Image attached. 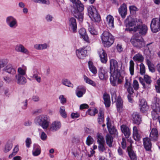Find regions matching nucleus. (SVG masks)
<instances>
[{
  "mask_svg": "<svg viewBox=\"0 0 160 160\" xmlns=\"http://www.w3.org/2000/svg\"><path fill=\"white\" fill-rule=\"evenodd\" d=\"M27 68L24 65L22 66V67H19L18 69V74L17 75L23 76L26 74Z\"/></svg>",
  "mask_w": 160,
  "mask_h": 160,
  "instance_id": "4c0bfd02",
  "label": "nucleus"
},
{
  "mask_svg": "<svg viewBox=\"0 0 160 160\" xmlns=\"http://www.w3.org/2000/svg\"><path fill=\"white\" fill-rule=\"evenodd\" d=\"M100 37L102 43L104 47H109L114 42L113 36L108 31H104Z\"/></svg>",
  "mask_w": 160,
  "mask_h": 160,
  "instance_id": "20e7f679",
  "label": "nucleus"
},
{
  "mask_svg": "<svg viewBox=\"0 0 160 160\" xmlns=\"http://www.w3.org/2000/svg\"><path fill=\"white\" fill-rule=\"evenodd\" d=\"M127 150L128 155L131 160H137V157L135 153L132 150L131 146L128 147Z\"/></svg>",
  "mask_w": 160,
  "mask_h": 160,
  "instance_id": "7c9ffc66",
  "label": "nucleus"
},
{
  "mask_svg": "<svg viewBox=\"0 0 160 160\" xmlns=\"http://www.w3.org/2000/svg\"><path fill=\"white\" fill-rule=\"evenodd\" d=\"M105 145V143L98 144V148L100 152H102L106 150Z\"/></svg>",
  "mask_w": 160,
  "mask_h": 160,
  "instance_id": "09e8293b",
  "label": "nucleus"
},
{
  "mask_svg": "<svg viewBox=\"0 0 160 160\" xmlns=\"http://www.w3.org/2000/svg\"><path fill=\"white\" fill-rule=\"evenodd\" d=\"M140 82L145 89H148L150 88V85L152 82L151 77L147 75H144L143 78L142 77L139 78Z\"/></svg>",
  "mask_w": 160,
  "mask_h": 160,
  "instance_id": "6e6552de",
  "label": "nucleus"
},
{
  "mask_svg": "<svg viewBox=\"0 0 160 160\" xmlns=\"http://www.w3.org/2000/svg\"><path fill=\"white\" fill-rule=\"evenodd\" d=\"M132 44L134 47L140 48L145 45L143 39L140 37H137L136 35L133 36L131 40Z\"/></svg>",
  "mask_w": 160,
  "mask_h": 160,
  "instance_id": "0eeeda50",
  "label": "nucleus"
},
{
  "mask_svg": "<svg viewBox=\"0 0 160 160\" xmlns=\"http://www.w3.org/2000/svg\"><path fill=\"white\" fill-rule=\"evenodd\" d=\"M106 120L107 121V127L108 128V129L109 128H110L112 127L111 123L110 121V118L109 117H108L107 118Z\"/></svg>",
  "mask_w": 160,
  "mask_h": 160,
  "instance_id": "69168bd1",
  "label": "nucleus"
},
{
  "mask_svg": "<svg viewBox=\"0 0 160 160\" xmlns=\"http://www.w3.org/2000/svg\"><path fill=\"white\" fill-rule=\"evenodd\" d=\"M15 80L17 84L19 85H24L27 82L26 78L23 76L19 75H16Z\"/></svg>",
  "mask_w": 160,
  "mask_h": 160,
  "instance_id": "f3484780",
  "label": "nucleus"
},
{
  "mask_svg": "<svg viewBox=\"0 0 160 160\" xmlns=\"http://www.w3.org/2000/svg\"><path fill=\"white\" fill-rule=\"evenodd\" d=\"M132 120L133 123L139 125L141 122V118L139 113L134 112L132 114Z\"/></svg>",
  "mask_w": 160,
  "mask_h": 160,
  "instance_id": "aec40b11",
  "label": "nucleus"
},
{
  "mask_svg": "<svg viewBox=\"0 0 160 160\" xmlns=\"http://www.w3.org/2000/svg\"><path fill=\"white\" fill-rule=\"evenodd\" d=\"M139 106L140 107V110L142 112L146 111L148 109L147 103L144 99H142L140 101Z\"/></svg>",
  "mask_w": 160,
  "mask_h": 160,
  "instance_id": "473e14b6",
  "label": "nucleus"
},
{
  "mask_svg": "<svg viewBox=\"0 0 160 160\" xmlns=\"http://www.w3.org/2000/svg\"><path fill=\"white\" fill-rule=\"evenodd\" d=\"M110 83L113 86L121 84L123 81V77L121 76L120 69L119 68L118 63L116 60L112 59L110 60Z\"/></svg>",
  "mask_w": 160,
  "mask_h": 160,
  "instance_id": "f257e3e1",
  "label": "nucleus"
},
{
  "mask_svg": "<svg viewBox=\"0 0 160 160\" xmlns=\"http://www.w3.org/2000/svg\"><path fill=\"white\" fill-rule=\"evenodd\" d=\"M41 152V150L40 147L37 144H35L32 152L33 155L34 156H38L40 154Z\"/></svg>",
  "mask_w": 160,
  "mask_h": 160,
  "instance_id": "c9c22d12",
  "label": "nucleus"
},
{
  "mask_svg": "<svg viewBox=\"0 0 160 160\" xmlns=\"http://www.w3.org/2000/svg\"><path fill=\"white\" fill-rule=\"evenodd\" d=\"M103 98L106 107H109L110 105V100L109 95L106 93H104L103 95Z\"/></svg>",
  "mask_w": 160,
  "mask_h": 160,
  "instance_id": "72a5a7b5",
  "label": "nucleus"
},
{
  "mask_svg": "<svg viewBox=\"0 0 160 160\" xmlns=\"http://www.w3.org/2000/svg\"><path fill=\"white\" fill-rule=\"evenodd\" d=\"M84 79L86 83L92 85L93 86H96V83L92 80L90 79L85 75L83 76Z\"/></svg>",
  "mask_w": 160,
  "mask_h": 160,
  "instance_id": "a18cd8bd",
  "label": "nucleus"
},
{
  "mask_svg": "<svg viewBox=\"0 0 160 160\" xmlns=\"http://www.w3.org/2000/svg\"><path fill=\"white\" fill-rule=\"evenodd\" d=\"M34 121L36 124L40 126L44 129L48 128L50 122L49 117L44 114L37 116L35 118Z\"/></svg>",
  "mask_w": 160,
  "mask_h": 160,
  "instance_id": "7ed1b4c3",
  "label": "nucleus"
},
{
  "mask_svg": "<svg viewBox=\"0 0 160 160\" xmlns=\"http://www.w3.org/2000/svg\"><path fill=\"white\" fill-rule=\"evenodd\" d=\"M88 11L89 17L92 21L95 22L100 21L101 18L96 8L93 6H89L88 8Z\"/></svg>",
  "mask_w": 160,
  "mask_h": 160,
  "instance_id": "423d86ee",
  "label": "nucleus"
},
{
  "mask_svg": "<svg viewBox=\"0 0 160 160\" xmlns=\"http://www.w3.org/2000/svg\"><path fill=\"white\" fill-rule=\"evenodd\" d=\"M133 135L134 139L136 141H138L140 139V135L138 132L137 127L134 126L133 128Z\"/></svg>",
  "mask_w": 160,
  "mask_h": 160,
  "instance_id": "c85d7f7f",
  "label": "nucleus"
},
{
  "mask_svg": "<svg viewBox=\"0 0 160 160\" xmlns=\"http://www.w3.org/2000/svg\"><path fill=\"white\" fill-rule=\"evenodd\" d=\"M74 4L72 12L73 16L80 21L83 20V13L82 12L84 7L79 0H70Z\"/></svg>",
  "mask_w": 160,
  "mask_h": 160,
  "instance_id": "f03ea898",
  "label": "nucleus"
},
{
  "mask_svg": "<svg viewBox=\"0 0 160 160\" xmlns=\"http://www.w3.org/2000/svg\"><path fill=\"white\" fill-rule=\"evenodd\" d=\"M125 82L124 84L125 88L127 89V91L129 94H132L134 92V90L132 87L130 80L126 77L125 78Z\"/></svg>",
  "mask_w": 160,
  "mask_h": 160,
  "instance_id": "ddd939ff",
  "label": "nucleus"
},
{
  "mask_svg": "<svg viewBox=\"0 0 160 160\" xmlns=\"http://www.w3.org/2000/svg\"><path fill=\"white\" fill-rule=\"evenodd\" d=\"M79 32L81 38L88 43H90L88 37L86 34V29L84 28H82L80 29L79 31Z\"/></svg>",
  "mask_w": 160,
  "mask_h": 160,
  "instance_id": "412c9836",
  "label": "nucleus"
},
{
  "mask_svg": "<svg viewBox=\"0 0 160 160\" xmlns=\"http://www.w3.org/2000/svg\"><path fill=\"white\" fill-rule=\"evenodd\" d=\"M108 131L111 134H114L117 131L116 129L113 127H111L108 129Z\"/></svg>",
  "mask_w": 160,
  "mask_h": 160,
  "instance_id": "e2e57ef3",
  "label": "nucleus"
},
{
  "mask_svg": "<svg viewBox=\"0 0 160 160\" xmlns=\"http://www.w3.org/2000/svg\"><path fill=\"white\" fill-rule=\"evenodd\" d=\"M80 116L78 113H72L71 114V117L72 118H78Z\"/></svg>",
  "mask_w": 160,
  "mask_h": 160,
  "instance_id": "338daca9",
  "label": "nucleus"
},
{
  "mask_svg": "<svg viewBox=\"0 0 160 160\" xmlns=\"http://www.w3.org/2000/svg\"><path fill=\"white\" fill-rule=\"evenodd\" d=\"M12 148V145L11 143H7L5 146L4 152L7 153Z\"/></svg>",
  "mask_w": 160,
  "mask_h": 160,
  "instance_id": "3c124183",
  "label": "nucleus"
},
{
  "mask_svg": "<svg viewBox=\"0 0 160 160\" xmlns=\"http://www.w3.org/2000/svg\"><path fill=\"white\" fill-rule=\"evenodd\" d=\"M111 93L112 96V101L113 102H116L118 111L121 112L122 111L123 108V101L121 98L118 97L117 99V96L116 90L114 89L111 90Z\"/></svg>",
  "mask_w": 160,
  "mask_h": 160,
  "instance_id": "39448f33",
  "label": "nucleus"
},
{
  "mask_svg": "<svg viewBox=\"0 0 160 160\" xmlns=\"http://www.w3.org/2000/svg\"><path fill=\"white\" fill-rule=\"evenodd\" d=\"M119 12L122 18H124L127 15V9L126 5L122 4L118 9Z\"/></svg>",
  "mask_w": 160,
  "mask_h": 160,
  "instance_id": "a211bd4d",
  "label": "nucleus"
},
{
  "mask_svg": "<svg viewBox=\"0 0 160 160\" xmlns=\"http://www.w3.org/2000/svg\"><path fill=\"white\" fill-rule=\"evenodd\" d=\"M45 18L47 22H50L53 20L54 18L52 15L48 14L46 16Z\"/></svg>",
  "mask_w": 160,
  "mask_h": 160,
  "instance_id": "6e6d98bb",
  "label": "nucleus"
},
{
  "mask_svg": "<svg viewBox=\"0 0 160 160\" xmlns=\"http://www.w3.org/2000/svg\"><path fill=\"white\" fill-rule=\"evenodd\" d=\"M154 102L152 105V108L153 111L158 114L160 112V100L157 98H154Z\"/></svg>",
  "mask_w": 160,
  "mask_h": 160,
  "instance_id": "f8f14e48",
  "label": "nucleus"
},
{
  "mask_svg": "<svg viewBox=\"0 0 160 160\" xmlns=\"http://www.w3.org/2000/svg\"><path fill=\"white\" fill-rule=\"evenodd\" d=\"M98 112V110L94 108L89 109L87 112V113L91 116H94Z\"/></svg>",
  "mask_w": 160,
  "mask_h": 160,
  "instance_id": "c03bdc74",
  "label": "nucleus"
},
{
  "mask_svg": "<svg viewBox=\"0 0 160 160\" xmlns=\"http://www.w3.org/2000/svg\"><path fill=\"white\" fill-rule=\"evenodd\" d=\"M150 27L152 32L155 33L160 30V20L158 18H153L151 22Z\"/></svg>",
  "mask_w": 160,
  "mask_h": 160,
  "instance_id": "9d476101",
  "label": "nucleus"
},
{
  "mask_svg": "<svg viewBox=\"0 0 160 160\" xmlns=\"http://www.w3.org/2000/svg\"><path fill=\"white\" fill-rule=\"evenodd\" d=\"M86 89L85 88L82 86H78L76 90V95L79 98L81 97L85 93Z\"/></svg>",
  "mask_w": 160,
  "mask_h": 160,
  "instance_id": "bb28decb",
  "label": "nucleus"
},
{
  "mask_svg": "<svg viewBox=\"0 0 160 160\" xmlns=\"http://www.w3.org/2000/svg\"><path fill=\"white\" fill-rule=\"evenodd\" d=\"M98 52L101 61L103 63H106L107 61V56L106 52L102 49H100Z\"/></svg>",
  "mask_w": 160,
  "mask_h": 160,
  "instance_id": "6ab92c4d",
  "label": "nucleus"
},
{
  "mask_svg": "<svg viewBox=\"0 0 160 160\" xmlns=\"http://www.w3.org/2000/svg\"><path fill=\"white\" fill-rule=\"evenodd\" d=\"M129 9L130 12L131 11H138V9L135 6H131L129 7Z\"/></svg>",
  "mask_w": 160,
  "mask_h": 160,
  "instance_id": "0e129e2a",
  "label": "nucleus"
},
{
  "mask_svg": "<svg viewBox=\"0 0 160 160\" xmlns=\"http://www.w3.org/2000/svg\"><path fill=\"white\" fill-rule=\"evenodd\" d=\"M88 64L89 70L92 73L94 74L96 73L97 70L96 67L93 65L92 62L89 61L88 62Z\"/></svg>",
  "mask_w": 160,
  "mask_h": 160,
  "instance_id": "a19ab883",
  "label": "nucleus"
},
{
  "mask_svg": "<svg viewBox=\"0 0 160 160\" xmlns=\"http://www.w3.org/2000/svg\"><path fill=\"white\" fill-rule=\"evenodd\" d=\"M6 22L9 27L12 29H15L18 26L17 20L12 16H9L7 17Z\"/></svg>",
  "mask_w": 160,
  "mask_h": 160,
  "instance_id": "9b49d317",
  "label": "nucleus"
},
{
  "mask_svg": "<svg viewBox=\"0 0 160 160\" xmlns=\"http://www.w3.org/2000/svg\"><path fill=\"white\" fill-rule=\"evenodd\" d=\"M26 146L27 148H29L32 143L31 140L30 138H28L25 141Z\"/></svg>",
  "mask_w": 160,
  "mask_h": 160,
  "instance_id": "bf43d9fd",
  "label": "nucleus"
},
{
  "mask_svg": "<svg viewBox=\"0 0 160 160\" xmlns=\"http://www.w3.org/2000/svg\"><path fill=\"white\" fill-rule=\"evenodd\" d=\"M158 131L156 128L152 129L150 134L149 138L152 141H156L158 140Z\"/></svg>",
  "mask_w": 160,
  "mask_h": 160,
  "instance_id": "2eb2a0df",
  "label": "nucleus"
},
{
  "mask_svg": "<svg viewBox=\"0 0 160 160\" xmlns=\"http://www.w3.org/2000/svg\"><path fill=\"white\" fill-rule=\"evenodd\" d=\"M99 76L100 79H106L108 77V73L107 70L102 69L99 73Z\"/></svg>",
  "mask_w": 160,
  "mask_h": 160,
  "instance_id": "c756f323",
  "label": "nucleus"
},
{
  "mask_svg": "<svg viewBox=\"0 0 160 160\" xmlns=\"http://www.w3.org/2000/svg\"><path fill=\"white\" fill-rule=\"evenodd\" d=\"M93 141L92 138L90 136H88L87 138L86 143L88 146H90L93 143Z\"/></svg>",
  "mask_w": 160,
  "mask_h": 160,
  "instance_id": "864d4df0",
  "label": "nucleus"
},
{
  "mask_svg": "<svg viewBox=\"0 0 160 160\" xmlns=\"http://www.w3.org/2000/svg\"><path fill=\"white\" fill-rule=\"evenodd\" d=\"M69 25L72 30L73 32H75L77 30V25L76 19L74 18H70L69 20Z\"/></svg>",
  "mask_w": 160,
  "mask_h": 160,
  "instance_id": "a878e982",
  "label": "nucleus"
},
{
  "mask_svg": "<svg viewBox=\"0 0 160 160\" xmlns=\"http://www.w3.org/2000/svg\"><path fill=\"white\" fill-rule=\"evenodd\" d=\"M134 65L133 61L131 60L129 62V70L130 74L132 76L134 74Z\"/></svg>",
  "mask_w": 160,
  "mask_h": 160,
  "instance_id": "79ce46f5",
  "label": "nucleus"
},
{
  "mask_svg": "<svg viewBox=\"0 0 160 160\" xmlns=\"http://www.w3.org/2000/svg\"><path fill=\"white\" fill-rule=\"evenodd\" d=\"M32 78L35 79L38 82L40 83L41 82V78L38 76V75H33Z\"/></svg>",
  "mask_w": 160,
  "mask_h": 160,
  "instance_id": "680f3d73",
  "label": "nucleus"
},
{
  "mask_svg": "<svg viewBox=\"0 0 160 160\" xmlns=\"http://www.w3.org/2000/svg\"><path fill=\"white\" fill-rule=\"evenodd\" d=\"M4 70L6 72L11 74H16V71L12 65L10 63L8 64L4 68Z\"/></svg>",
  "mask_w": 160,
  "mask_h": 160,
  "instance_id": "5701e85b",
  "label": "nucleus"
},
{
  "mask_svg": "<svg viewBox=\"0 0 160 160\" xmlns=\"http://www.w3.org/2000/svg\"><path fill=\"white\" fill-rule=\"evenodd\" d=\"M97 120L98 123L100 124L102 123L104 121V113L103 112L102 110H99Z\"/></svg>",
  "mask_w": 160,
  "mask_h": 160,
  "instance_id": "f704fd0d",
  "label": "nucleus"
},
{
  "mask_svg": "<svg viewBox=\"0 0 160 160\" xmlns=\"http://www.w3.org/2000/svg\"><path fill=\"white\" fill-rule=\"evenodd\" d=\"M140 73L141 75H144L145 73V67L142 63L140 65Z\"/></svg>",
  "mask_w": 160,
  "mask_h": 160,
  "instance_id": "5fc2aeb1",
  "label": "nucleus"
},
{
  "mask_svg": "<svg viewBox=\"0 0 160 160\" xmlns=\"http://www.w3.org/2000/svg\"><path fill=\"white\" fill-rule=\"evenodd\" d=\"M118 152L120 156H121L122 157H124V154H123L122 150L121 148H119L118 150Z\"/></svg>",
  "mask_w": 160,
  "mask_h": 160,
  "instance_id": "774afa93",
  "label": "nucleus"
},
{
  "mask_svg": "<svg viewBox=\"0 0 160 160\" xmlns=\"http://www.w3.org/2000/svg\"><path fill=\"white\" fill-rule=\"evenodd\" d=\"M148 28L147 26L144 24L138 25L133 28H128L129 31L136 32L138 31L141 35H145L147 32Z\"/></svg>",
  "mask_w": 160,
  "mask_h": 160,
  "instance_id": "1a4fd4ad",
  "label": "nucleus"
},
{
  "mask_svg": "<svg viewBox=\"0 0 160 160\" xmlns=\"http://www.w3.org/2000/svg\"><path fill=\"white\" fill-rule=\"evenodd\" d=\"M88 30L91 34L92 35H96L97 34V32L93 24H92L89 25Z\"/></svg>",
  "mask_w": 160,
  "mask_h": 160,
  "instance_id": "37998d69",
  "label": "nucleus"
},
{
  "mask_svg": "<svg viewBox=\"0 0 160 160\" xmlns=\"http://www.w3.org/2000/svg\"><path fill=\"white\" fill-rule=\"evenodd\" d=\"M34 2L37 3H41L43 4L48 5L50 3L49 0H31Z\"/></svg>",
  "mask_w": 160,
  "mask_h": 160,
  "instance_id": "8fccbe9b",
  "label": "nucleus"
},
{
  "mask_svg": "<svg viewBox=\"0 0 160 160\" xmlns=\"http://www.w3.org/2000/svg\"><path fill=\"white\" fill-rule=\"evenodd\" d=\"M59 112L61 115L62 117L64 118H66L67 114L65 111V108L64 107L62 106L60 107Z\"/></svg>",
  "mask_w": 160,
  "mask_h": 160,
  "instance_id": "603ef678",
  "label": "nucleus"
},
{
  "mask_svg": "<svg viewBox=\"0 0 160 160\" xmlns=\"http://www.w3.org/2000/svg\"><path fill=\"white\" fill-rule=\"evenodd\" d=\"M76 53L77 57L80 59H82L86 56L87 50L84 48L77 50Z\"/></svg>",
  "mask_w": 160,
  "mask_h": 160,
  "instance_id": "b1692460",
  "label": "nucleus"
},
{
  "mask_svg": "<svg viewBox=\"0 0 160 160\" xmlns=\"http://www.w3.org/2000/svg\"><path fill=\"white\" fill-rule=\"evenodd\" d=\"M49 47V45L46 43L43 44H35L34 46V48L38 50L45 49Z\"/></svg>",
  "mask_w": 160,
  "mask_h": 160,
  "instance_id": "e433bc0d",
  "label": "nucleus"
},
{
  "mask_svg": "<svg viewBox=\"0 0 160 160\" xmlns=\"http://www.w3.org/2000/svg\"><path fill=\"white\" fill-rule=\"evenodd\" d=\"M97 142L98 144L101 143H105V140L103 136L101 134L98 133L97 134Z\"/></svg>",
  "mask_w": 160,
  "mask_h": 160,
  "instance_id": "de8ad7c7",
  "label": "nucleus"
},
{
  "mask_svg": "<svg viewBox=\"0 0 160 160\" xmlns=\"http://www.w3.org/2000/svg\"><path fill=\"white\" fill-rule=\"evenodd\" d=\"M107 24L111 28H114V18L111 15H109L106 18Z\"/></svg>",
  "mask_w": 160,
  "mask_h": 160,
  "instance_id": "cd10ccee",
  "label": "nucleus"
},
{
  "mask_svg": "<svg viewBox=\"0 0 160 160\" xmlns=\"http://www.w3.org/2000/svg\"><path fill=\"white\" fill-rule=\"evenodd\" d=\"M125 22L126 23H128L127 27H128L129 28L132 27L136 24L135 21L133 19H132L131 17H128L127 18Z\"/></svg>",
  "mask_w": 160,
  "mask_h": 160,
  "instance_id": "ea45409f",
  "label": "nucleus"
},
{
  "mask_svg": "<svg viewBox=\"0 0 160 160\" xmlns=\"http://www.w3.org/2000/svg\"><path fill=\"white\" fill-rule=\"evenodd\" d=\"M59 99L60 100L61 103L63 104L65 103L66 102V99L64 97V95H60L59 98Z\"/></svg>",
  "mask_w": 160,
  "mask_h": 160,
  "instance_id": "13d9d810",
  "label": "nucleus"
},
{
  "mask_svg": "<svg viewBox=\"0 0 160 160\" xmlns=\"http://www.w3.org/2000/svg\"><path fill=\"white\" fill-rule=\"evenodd\" d=\"M132 85L133 88L135 90H137L138 89L139 83L137 80H133Z\"/></svg>",
  "mask_w": 160,
  "mask_h": 160,
  "instance_id": "4d7b16f0",
  "label": "nucleus"
},
{
  "mask_svg": "<svg viewBox=\"0 0 160 160\" xmlns=\"http://www.w3.org/2000/svg\"><path fill=\"white\" fill-rule=\"evenodd\" d=\"M106 140L107 145L109 147H113V138L111 135L108 134H107L106 136Z\"/></svg>",
  "mask_w": 160,
  "mask_h": 160,
  "instance_id": "2f4dec72",
  "label": "nucleus"
},
{
  "mask_svg": "<svg viewBox=\"0 0 160 160\" xmlns=\"http://www.w3.org/2000/svg\"><path fill=\"white\" fill-rule=\"evenodd\" d=\"M150 138H145L143 139V144L145 149L147 151L150 150L152 147V143Z\"/></svg>",
  "mask_w": 160,
  "mask_h": 160,
  "instance_id": "4be33fe9",
  "label": "nucleus"
},
{
  "mask_svg": "<svg viewBox=\"0 0 160 160\" xmlns=\"http://www.w3.org/2000/svg\"><path fill=\"white\" fill-rule=\"evenodd\" d=\"M15 50L18 52L22 53L28 55L29 53V51L22 45L17 44L15 46Z\"/></svg>",
  "mask_w": 160,
  "mask_h": 160,
  "instance_id": "dca6fc26",
  "label": "nucleus"
},
{
  "mask_svg": "<svg viewBox=\"0 0 160 160\" xmlns=\"http://www.w3.org/2000/svg\"><path fill=\"white\" fill-rule=\"evenodd\" d=\"M62 83L64 85L69 87L72 88L73 85L67 79H63L62 81Z\"/></svg>",
  "mask_w": 160,
  "mask_h": 160,
  "instance_id": "49530a36",
  "label": "nucleus"
},
{
  "mask_svg": "<svg viewBox=\"0 0 160 160\" xmlns=\"http://www.w3.org/2000/svg\"><path fill=\"white\" fill-rule=\"evenodd\" d=\"M121 129L125 137L127 138H129L131 134L129 128L125 125H122L121 126Z\"/></svg>",
  "mask_w": 160,
  "mask_h": 160,
  "instance_id": "393cba45",
  "label": "nucleus"
},
{
  "mask_svg": "<svg viewBox=\"0 0 160 160\" xmlns=\"http://www.w3.org/2000/svg\"><path fill=\"white\" fill-rule=\"evenodd\" d=\"M132 59L135 62H142L144 60L143 56L139 53L135 55Z\"/></svg>",
  "mask_w": 160,
  "mask_h": 160,
  "instance_id": "58836bf2",
  "label": "nucleus"
},
{
  "mask_svg": "<svg viewBox=\"0 0 160 160\" xmlns=\"http://www.w3.org/2000/svg\"><path fill=\"white\" fill-rule=\"evenodd\" d=\"M40 138L42 140L45 141L47 139V136L46 134L44 132H41Z\"/></svg>",
  "mask_w": 160,
  "mask_h": 160,
  "instance_id": "052dcab7",
  "label": "nucleus"
},
{
  "mask_svg": "<svg viewBox=\"0 0 160 160\" xmlns=\"http://www.w3.org/2000/svg\"><path fill=\"white\" fill-rule=\"evenodd\" d=\"M61 127V124L58 121L53 122L50 125L49 130L50 131L54 132L59 130Z\"/></svg>",
  "mask_w": 160,
  "mask_h": 160,
  "instance_id": "4468645a",
  "label": "nucleus"
}]
</instances>
